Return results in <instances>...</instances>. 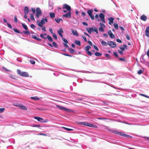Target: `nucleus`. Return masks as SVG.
<instances>
[{"label":"nucleus","mask_w":149,"mask_h":149,"mask_svg":"<svg viewBox=\"0 0 149 149\" xmlns=\"http://www.w3.org/2000/svg\"><path fill=\"white\" fill-rule=\"evenodd\" d=\"M106 128L108 131L112 133H114L116 134L120 135L121 136H124V137H130L131 138H132V137L129 135L123 133H122V132H118L117 130H113L111 129H109V128H108V127H106Z\"/></svg>","instance_id":"f257e3e1"},{"label":"nucleus","mask_w":149,"mask_h":149,"mask_svg":"<svg viewBox=\"0 0 149 149\" xmlns=\"http://www.w3.org/2000/svg\"><path fill=\"white\" fill-rule=\"evenodd\" d=\"M58 33L60 36V37L62 38V39L63 40L65 43H63L64 46L66 48H69V46L66 44L68 43V42L66 39H65L63 38V36L62 33H63V30L62 29H60L58 31Z\"/></svg>","instance_id":"f03ea898"},{"label":"nucleus","mask_w":149,"mask_h":149,"mask_svg":"<svg viewBox=\"0 0 149 149\" xmlns=\"http://www.w3.org/2000/svg\"><path fill=\"white\" fill-rule=\"evenodd\" d=\"M17 72L18 74L21 76L25 77H28L29 76V75L27 72H22L19 69L17 70Z\"/></svg>","instance_id":"7ed1b4c3"},{"label":"nucleus","mask_w":149,"mask_h":149,"mask_svg":"<svg viewBox=\"0 0 149 149\" xmlns=\"http://www.w3.org/2000/svg\"><path fill=\"white\" fill-rule=\"evenodd\" d=\"M42 14V11L39 8H37L36 9V13L35 16L37 19H38L40 17L41 15Z\"/></svg>","instance_id":"20e7f679"},{"label":"nucleus","mask_w":149,"mask_h":149,"mask_svg":"<svg viewBox=\"0 0 149 149\" xmlns=\"http://www.w3.org/2000/svg\"><path fill=\"white\" fill-rule=\"evenodd\" d=\"M47 19L46 18L45 19H42L41 21L40 22L37 21V23L38 26L40 27H42L43 24L45 23V22H47Z\"/></svg>","instance_id":"39448f33"},{"label":"nucleus","mask_w":149,"mask_h":149,"mask_svg":"<svg viewBox=\"0 0 149 149\" xmlns=\"http://www.w3.org/2000/svg\"><path fill=\"white\" fill-rule=\"evenodd\" d=\"M34 118L37 120L38 121L40 122L41 123H47L48 121V120L47 119H46L44 120L43 118L35 116L34 117Z\"/></svg>","instance_id":"423d86ee"},{"label":"nucleus","mask_w":149,"mask_h":149,"mask_svg":"<svg viewBox=\"0 0 149 149\" xmlns=\"http://www.w3.org/2000/svg\"><path fill=\"white\" fill-rule=\"evenodd\" d=\"M108 44L111 47L114 48L116 47V45L115 42L111 41L108 42Z\"/></svg>","instance_id":"0eeeda50"},{"label":"nucleus","mask_w":149,"mask_h":149,"mask_svg":"<svg viewBox=\"0 0 149 149\" xmlns=\"http://www.w3.org/2000/svg\"><path fill=\"white\" fill-rule=\"evenodd\" d=\"M99 16L101 19V21L103 23H105V21L104 19L105 15L103 13H100L99 15Z\"/></svg>","instance_id":"6e6552de"},{"label":"nucleus","mask_w":149,"mask_h":149,"mask_svg":"<svg viewBox=\"0 0 149 149\" xmlns=\"http://www.w3.org/2000/svg\"><path fill=\"white\" fill-rule=\"evenodd\" d=\"M63 9H66L67 10L70 11L71 10V8L70 6L66 4H63Z\"/></svg>","instance_id":"1a4fd4ad"},{"label":"nucleus","mask_w":149,"mask_h":149,"mask_svg":"<svg viewBox=\"0 0 149 149\" xmlns=\"http://www.w3.org/2000/svg\"><path fill=\"white\" fill-rule=\"evenodd\" d=\"M108 20L109 21V24L110 25L112 24L113 22V20H114V18L112 17H110L108 18Z\"/></svg>","instance_id":"9d476101"},{"label":"nucleus","mask_w":149,"mask_h":149,"mask_svg":"<svg viewBox=\"0 0 149 149\" xmlns=\"http://www.w3.org/2000/svg\"><path fill=\"white\" fill-rule=\"evenodd\" d=\"M71 13L70 11H69L68 13L66 14L63 15V17H65L70 18L71 17Z\"/></svg>","instance_id":"9b49d317"},{"label":"nucleus","mask_w":149,"mask_h":149,"mask_svg":"<svg viewBox=\"0 0 149 149\" xmlns=\"http://www.w3.org/2000/svg\"><path fill=\"white\" fill-rule=\"evenodd\" d=\"M32 37L33 38L37 40L38 41H41V39H40V38H38V37H39V36L38 35L36 36L35 35H32Z\"/></svg>","instance_id":"f8f14e48"},{"label":"nucleus","mask_w":149,"mask_h":149,"mask_svg":"<svg viewBox=\"0 0 149 149\" xmlns=\"http://www.w3.org/2000/svg\"><path fill=\"white\" fill-rule=\"evenodd\" d=\"M108 34L111 38H115L114 35L112 33L111 31L110 30L108 32Z\"/></svg>","instance_id":"ddd939ff"},{"label":"nucleus","mask_w":149,"mask_h":149,"mask_svg":"<svg viewBox=\"0 0 149 149\" xmlns=\"http://www.w3.org/2000/svg\"><path fill=\"white\" fill-rule=\"evenodd\" d=\"M127 45H123V47L120 46V49L123 51H124L125 49H127Z\"/></svg>","instance_id":"4468645a"},{"label":"nucleus","mask_w":149,"mask_h":149,"mask_svg":"<svg viewBox=\"0 0 149 149\" xmlns=\"http://www.w3.org/2000/svg\"><path fill=\"white\" fill-rule=\"evenodd\" d=\"M25 30L23 31V33L26 35H29L30 34V33L28 30V29H25Z\"/></svg>","instance_id":"2eb2a0df"},{"label":"nucleus","mask_w":149,"mask_h":149,"mask_svg":"<svg viewBox=\"0 0 149 149\" xmlns=\"http://www.w3.org/2000/svg\"><path fill=\"white\" fill-rule=\"evenodd\" d=\"M141 19L142 20L145 21L147 20V18L145 15H143L142 16H141Z\"/></svg>","instance_id":"dca6fc26"},{"label":"nucleus","mask_w":149,"mask_h":149,"mask_svg":"<svg viewBox=\"0 0 149 149\" xmlns=\"http://www.w3.org/2000/svg\"><path fill=\"white\" fill-rule=\"evenodd\" d=\"M72 34L75 36H78L79 35L76 30H74L73 29L72 30Z\"/></svg>","instance_id":"f3484780"},{"label":"nucleus","mask_w":149,"mask_h":149,"mask_svg":"<svg viewBox=\"0 0 149 149\" xmlns=\"http://www.w3.org/2000/svg\"><path fill=\"white\" fill-rule=\"evenodd\" d=\"M145 32L146 36L148 37H149V29H146Z\"/></svg>","instance_id":"a211bd4d"},{"label":"nucleus","mask_w":149,"mask_h":149,"mask_svg":"<svg viewBox=\"0 0 149 149\" xmlns=\"http://www.w3.org/2000/svg\"><path fill=\"white\" fill-rule=\"evenodd\" d=\"M18 106L19 107V108L22 109L26 110L27 109V108L25 106L22 104H20V105H19Z\"/></svg>","instance_id":"6ab92c4d"},{"label":"nucleus","mask_w":149,"mask_h":149,"mask_svg":"<svg viewBox=\"0 0 149 149\" xmlns=\"http://www.w3.org/2000/svg\"><path fill=\"white\" fill-rule=\"evenodd\" d=\"M47 34L45 33L44 34H41L40 35V37L43 38L44 39H46L47 38V36H46Z\"/></svg>","instance_id":"aec40b11"},{"label":"nucleus","mask_w":149,"mask_h":149,"mask_svg":"<svg viewBox=\"0 0 149 149\" xmlns=\"http://www.w3.org/2000/svg\"><path fill=\"white\" fill-rule=\"evenodd\" d=\"M24 12L25 14H27L28 13H29V8L27 7L26 6L24 8Z\"/></svg>","instance_id":"412c9836"},{"label":"nucleus","mask_w":149,"mask_h":149,"mask_svg":"<svg viewBox=\"0 0 149 149\" xmlns=\"http://www.w3.org/2000/svg\"><path fill=\"white\" fill-rule=\"evenodd\" d=\"M68 50L71 54H73L75 52V51L71 48H69Z\"/></svg>","instance_id":"4be33fe9"},{"label":"nucleus","mask_w":149,"mask_h":149,"mask_svg":"<svg viewBox=\"0 0 149 149\" xmlns=\"http://www.w3.org/2000/svg\"><path fill=\"white\" fill-rule=\"evenodd\" d=\"M74 43L79 46H80L81 45L80 42L79 40H74Z\"/></svg>","instance_id":"5701e85b"},{"label":"nucleus","mask_w":149,"mask_h":149,"mask_svg":"<svg viewBox=\"0 0 149 149\" xmlns=\"http://www.w3.org/2000/svg\"><path fill=\"white\" fill-rule=\"evenodd\" d=\"M93 10L92 9L89 10H88L87 13L89 16H91L92 15Z\"/></svg>","instance_id":"b1692460"},{"label":"nucleus","mask_w":149,"mask_h":149,"mask_svg":"<svg viewBox=\"0 0 149 149\" xmlns=\"http://www.w3.org/2000/svg\"><path fill=\"white\" fill-rule=\"evenodd\" d=\"M47 38L49 41L50 42H52L53 41V39L52 38L51 36H50L49 35H47Z\"/></svg>","instance_id":"393cba45"},{"label":"nucleus","mask_w":149,"mask_h":149,"mask_svg":"<svg viewBox=\"0 0 149 149\" xmlns=\"http://www.w3.org/2000/svg\"><path fill=\"white\" fill-rule=\"evenodd\" d=\"M91 48V47L89 45H87L84 47V49L86 51H89V49Z\"/></svg>","instance_id":"a878e982"},{"label":"nucleus","mask_w":149,"mask_h":149,"mask_svg":"<svg viewBox=\"0 0 149 149\" xmlns=\"http://www.w3.org/2000/svg\"><path fill=\"white\" fill-rule=\"evenodd\" d=\"M50 17L51 18H53L55 17V14L53 13H50Z\"/></svg>","instance_id":"bb28decb"},{"label":"nucleus","mask_w":149,"mask_h":149,"mask_svg":"<svg viewBox=\"0 0 149 149\" xmlns=\"http://www.w3.org/2000/svg\"><path fill=\"white\" fill-rule=\"evenodd\" d=\"M55 20L57 23H59L60 22V21H62V20L61 19H59L58 18H55Z\"/></svg>","instance_id":"cd10ccee"},{"label":"nucleus","mask_w":149,"mask_h":149,"mask_svg":"<svg viewBox=\"0 0 149 149\" xmlns=\"http://www.w3.org/2000/svg\"><path fill=\"white\" fill-rule=\"evenodd\" d=\"M95 55L96 56H101L102 55V54L99 52H96L95 53Z\"/></svg>","instance_id":"c85d7f7f"},{"label":"nucleus","mask_w":149,"mask_h":149,"mask_svg":"<svg viewBox=\"0 0 149 149\" xmlns=\"http://www.w3.org/2000/svg\"><path fill=\"white\" fill-rule=\"evenodd\" d=\"M31 99L35 100H38L39 99V98L37 96L31 97Z\"/></svg>","instance_id":"c756f323"},{"label":"nucleus","mask_w":149,"mask_h":149,"mask_svg":"<svg viewBox=\"0 0 149 149\" xmlns=\"http://www.w3.org/2000/svg\"><path fill=\"white\" fill-rule=\"evenodd\" d=\"M86 30L90 33H91V32H93V29H86Z\"/></svg>","instance_id":"7c9ffc66"},{"label":"nucleus","mask_w":149,"mask_h":149,"mask_svg":"<svg viewBox=\"0 0 149 149\" xmlns=\"http://www.w3.org/2000/svg\"><path fill=\"white\" fill-rule=\"evenodd\" d=\"M62 108H62V110H64L65 111H67L68 112H70L71 111L70 109H67L64 107H63Z\"/></svg>","instance_id":"2f4dec72"},{"label":"nucleus","mask_w":149,"mask_h":149,"mask_svg":"<svg viewBox=\"0 0 149 149\" xmlns=\"http://www.w3.org/2000/svg\"><path fill=\"white\" fill-rule=\"evenodd\" d=\"M85 124H86V125H85L86 126H87L90 127H92V126H93V125L92 124L88 123H87L86 122Z\"/></svg>","instance_id":"473e14b6"},{"label":"nucleus","mask_w":149,"mask_h":149,"mask_svg":"<svg viewBox=\"0 0 149 149\" xmlns=\"http://www.w3.org/2000/svg\"><path fill=\"white\" fill-rule=\"evenodd\" d=\"M101 44L103 45L104 46H107L108 45V43H107L106 42L104 41H102L101 42Z\"/></svg>","instance_id":"72a5a7b5"},{"label":"nucleus","mask_w":149,"mask_h":149,"mask_svg":"<svg viewBox=\"0 0 149 149\" xmlns=\"http://www.w3.org/2000/svg\"><path fill=\"white\" fill-rule=\"evenodd\" d=\"M13 30L16 33H20L21 34L22 33V32H20L17 29H13Z\"/></svg>","instance_id":"f704fd0d"},{"label":"nucleus","mask_w":149,"mask_h":149,"mask_svg":"<svg viewBox=\"0 0 149 149\" xmlns=\"http://www.w3.org/2000/svg\"><path fill=\"white\" fill-rule=\"evenodd\" d=\"M143 72V71L141 70H139L137 71V73L139 74H140L142 73Z\"/></svg>","instance_id":"c9c22d12"},{"label":"nucleus","mask_w":149,"mask_h":149,"mask_svg":"<svg viewBox=\"0 0 149 149\" xmlns=\"http://www.w3.org/2000/svg\"><path fill=\"white\" fill-rule=\"evenodd\" d=\"M100 24L101 26V27L99 28H104L105 27V25L103 23H100Z\"/></svg>","instance_id":"e433bc0d"},{"label":"nucleus","mask_w":149,"mask_h":149,"mask_svg":"<svg viewBox=\"0 0 149 149\" xmlns=\"http://www.w3.org/2000/svg\"><path fill=\"white\" fill-rule=\"evenodd\" d=\"M52 36L54 39L56 40L57 39V36L55 33L53 34Z\"/></svg>","instance_id":"4c0bfd02"},{"label":"nucleus","mask_w":149,"mask_h":149,"mask_svg":"<svg viewBox=\"0 0 149 149\" xmlns=\"http://www.w3.org/2000/svg\"><path fill=\"white\" fill-rule=\"evenodd\" d=\"M114 28H118V24L117 23H114L113 24Z\"/></svg>","instance_id":"58836bf2"},{"label":"nucleus","mask_w":149,"mask_h":149,"mask_svg":"<svg viewBox=\"0 0 149 149\" xmlns=\"http://www.w3.org/2000/svg\"><path fill=\"white\" fill-rule=\"evenodd\" d=\"M86 123V122H79L78 123L79 124H81V125H86L85 123Z\"/></svg>","instance_id":"ea45409f"},{"label":"nucleus","mask_w":149,"mask_h":149,"mask_svg":"<svg viewBox=\"0 0 149 149\" xmlns=\"http://www.w3.org/2000/svg\"><path fill=\"white\" fill-rule=\"evenodd\" d=\"M63 128L66 129V130L68 131H72L73 130V129H69V128H67L64 127H63Z\"/></svg>","instance_id":"a19ab883"},{"label":"nucleus","mask_w":149,"mask_h":149,"mask_svg":"<svg viewBox=\"0 0 149 149\" xmlns=\"http://www.w3.org/2000/svg\"><path fill=\"white\" fill-rule=\"evenodd\" d=\"M30 61L31 64H34L35 63V62L33 60H30Z\"/></svg>","instance_id":"79ce46f5"},{"label":"nucleus","mask_w":149,"mask_h":149,"mask_svg":"<svg viewBox=\"0 0 149 149\" xmlns=\"http://www.w3.org/2000/svg\"><path fill=\"white\" fill-rule=\"evenodd\" d=\"M31 19L32 20H34L35 19L33 15L32 14H31Z\"/></svg>","instance_id":"37998d69"},{"label":"nucleus","mask_w":149,"mask_h":149,"mask_svg":"<svg viewBox=\"0 0 149 149\" xmlns=\"http://www.w3.org/2000/svg\"><path fill=\"white\" fill-rule=\"evenodd\" d=\"M5 110L4 108H0V113H3Z\"/></svg>","instance_id":"c03bdc74"},{"label":"nucleus","mask_w":149,"mask_h":149,"mask_svg":"<svg viewBox=\"0 0 149 149\" xmlns=\"http://www.w3.org/2000/svg\"><path fill=\"white\" fill-rule=\"evenodd\" d=\"M52 44H53V46L55 47H56L57 46L55 42H52Z\"/></svg>","instance_id":"a18cd8bd"},{"label":"nucleus","mask_w":149,"mask_h":149,"mask_svg":"<svg viewBox=\"0 0 149 149\" xmlns=\"http://www.w3.org/2000/svg\"><path fill=\"white\" fill-rule=\"evenodd\" d=\"M113 54L117 58L118 57V55L116 52H114Z\"/></svg>","instance_id":"49530a36"},{"label":"nucleus","mask_w":149,"mask_h":149,"mask_svg":"<svg viewBox=\"0 0 149 149\" xmlns=\"http://www.w3.org/2000/svg\"><path fill=\"white\" fill-rule=\"evenodd\" d=\"M93 32H95L97 34L98 33V31L97 29H93Z\"/></svg>","instance_id":"de8ad7c7"},{"label":"nucleus","mask_w":149,"mask_h":149,"mask_svg":"<svg viewBox=\"0 0 149 149\" xmlns=\"http://www.w3.org/2000/svg\"><path fill=\"white\" fill-rule=\"evenodd\" d=\"M31 10L33 14H34L35 13L36 10L34 8H32Z\"/></svg>","instance_id":"09e8293b"},{"label":"nucleus","mask_w":149,"mask_h":149,"mask_svg":"<svg viewBox=\"0 0 149 149\" xmlns=\"http://www.w3.org/2000/svg\"><path fill=\"white\" fill-rule=\"evenodd\" d=\"M56 107L61 110L62 109L63 107H62V106H59L58 105H56Z\"/></svg>","instance_id":"8fccbe9b"},{"label":"nucleus","mask_w":149,"mask_h":149,"mask_svg":"<svg viewBox=\"0 0 149 149\" xmlns=\"http://www.w3.org/2000/svg\"><path fill=\"white\" fill-rule=\"evenodd\" d=\"M116 41L117 42H119V43H121L122 42V41L119 39H117L116 40Z\"/></svg>","instance_id":"3c124183"},{"label":"nucleus","mask_w":149,"mask_h":149,"mask_svg":"<svg viewBox=\"0 0 149 149\" xmlns=\"http://www.w3.org/2000/svg\"><path fill=\"white\" fill-rule=\"evenodd\" d=\"M87 53L90 56H91L92 54V53L89 51H87Z\"/></svg>","instance_id":"603ef678"},{"label":"nucleus","mask_w":149,"mask_h":149,"mask_svg":"<svg viewBox=\"0 0 149 149\" xmlns=\"http://www.w3.org/2000/svg\"><path fill=\"white\" fill-rule=\"evenodd\" d=\"M82 36V37L83 38V39L84 40V41L85 42H87V39H86V37L84 36Z\"/></svg>","instance_id":"864d4df0"},{"label":"nucleus","mask_w":149,"mask_h":149,"mask_svg":"<svg viewBox=\"0 0 149 149\" xmlns=\"http://www.w3.org/2000/svg\"><path fill=\"white\" fill-rule=\"evenodd\" d=\"M63 54L65 56H68L70 57H72V56L71 55L68 54L66 53H63Z\"/></svg>","instance_id":"5fc2aeb1"},{"label":"nucleus","mask_w":149,"mask_h":149,"mask_svg":"<svg viewBox=\"0 0 149 149\" xmlns=\"http://www.w3.org/2000/svg\"><path fill=\"white\" fill-rule=\"evenodd\" d=\"M91 19L92 20H94V15H91V16H89Z\"/></svg>","instance_id":"6e6d98bb"},{"label":"nucleus","mask_w":149,"mask_h":149,"mask_svg":"<svg viewBox=\"0 0 149 149\" xmlns=\"http://www.w3.org/2000/svg\"><path fill=\"white\" fill-rule=\"evenodd\" d=\"M94 48L97 51H98L99 49L95 45H93Z\"/></svg>","instance_id":"4d7b16f0"},{"label":"nucleus","mask_w":149,"mask_h":149,"mask_svg":"<svg viewBox=\"0 0 149 149\" xmlns=\"http://www.w3.org/2000/svg\"><path fill=\"white\" fill-rule=\"evenodd\" d=\"M126 38L127 39V40H130V36L129 35H126Z\"/></svg>","instance_id":"13d9d810"},{"label":"nucleus","mask_w":149,"mask_h":149,"mask_svg":"<svg viewBox=\"0 0 149 149\" xmlns=\"http://www.w3.org/2000/svg\"><path fill=\"white\" fill-rule=\"evenodd\" d=\"M119 53L120 54H123V51H121L120 50H118V51Z\"/></svg>","instance_id":"bf43d9fd"},{"label":"nucleus","mask_w":149,"mask_h":149,"mask_svg":"<svg viewBox=\"0 0 149 149\" xmlns=\"http://www.w3.org/2000/svg\"><path fill=\"white\" fill-rule=\"evenodd\" d=\"M49 31L52 34L54 33H53L52 29H50Z\"/></svg>","instance_id":"052dcab7"},{"label":"nucleus","mask_w":149,"mask_h":149,"mask_svg":"<svg viewBox=\"0 0 149 149\" xmlns=\"http://www.w3.org/2000/svg\"><path fill=\"white\" fill-rule=\"evenodd\" d=\"M14 21L16 22H17V17L16 16H15L14 17Z\"/></svg>","instance_id":"680f3d73"},{"label":"nucleus","mask_w":149,"mask_h":149,"mask_svg":"<svg viewBox=\"0 0 149 149\" xmlns=\"http://www.w3.org/2000/svg\"><path fill=\"white\" fill-rule=\"evenodd\" d=\"M22 25L24 28H27L26 25H25L24 24L22 23Z\"/></svg>","instance_id":"e2e57ef3"},{"label":"nucleus","mask_w":149,"mask_h":149,"mask_svg":"<svg viewBox=\"0 0 149 149\" xmlns=\"http://www.w3.org/2000/svg\"><path fill=\"white\" fill-rule=\"evenodd\" d=\"M33 127H40V125H34L33 126Z\"/></svg>","instance_id":"0e129e2a"},{"label":"nucleus","mask_w":149,"mask_h":149,"mask_svg":"<svg viewBox=\"0 0 149 149\" xmlns=\"http://www.w3.org/2000/svg\"><path fill=\"white\" fill-rule=\"evenodd\" d=\"M49 9L50 10H52L53 9V7L52 6H49Z\"/></svg>","instance_id":"69168bd1"},{"label":"nucleus","mask_w":149,"mask_h":149,"mask_svg":"<svg viewBox=\"0 0 149 149\" xmlns=\"http://www.w3.org/2000/svg\"><path fill=\"white\" fill-rule=\"evenodd\" d=\"M88 43L89 45H91L92 46V43L90 41H88Z\"/></svg>","instance_id":"338daca9"},{"label":"nucleus","mask_w":149,"mask_h":149,"mask_svg":"<svg viewBox=\"0 0 149 149\" xmlns=\"http://www.w3.org/2000/svg\"><path fill=\"white\" fill-rule=\"evenodd\" d=\"M147 54L148 56L149 57V49H148V51L147 52Z\"/></svg>","instance_id":"774afa93"}]
</instances>
